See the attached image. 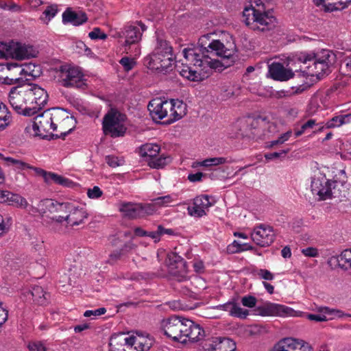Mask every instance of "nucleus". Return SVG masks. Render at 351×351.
<instances>
[{"label": "nucleus", "instance_id": "34", "mask_svg": "<svg viewBox=\"0 0 351 351\" xmlns=\"http://www.w3.org/2000/svg\"><path fill=\"white\" fill-rule=\"evenodd\" d=\"M129 340L125 333L114 334L109 341L110 351H123Z\"/></svg>", "mask_w": 351, "mask_h": 351}, {"label": "nucleus", "instance_id": "22", "mask_svg": "<svg viewBox=\"0 0 351 351\" xmlns=\"http://www.w3.org/2000/svg\"><path fill=\"white\" fill-rule=\"evenodd\" d=\"M203 348L206 351H235L237 346L231 339L213 337L205 340Z\"/></svg>", "mask_w": 351, "mask_h": 351}, {"label": "nucleus", "instance_id": "12", "mask_svg": "<svg viewBox=\"0 0 351 351\" xmlns=\"http://www.w3.org/2000/svg\"><path fill=\"white\" fill-rule=\"evenodd\" d=\"M8 99L10 106L18 114L32 116L31 111L28 110L25 85L12 87L10 91Z\"/></svg>", "mask_w": 351, "mask_h": 351}, {"label": "nucleus", "instance_id": "51", "mask_svg": "<svg viewBox=\"0 0 351 351\" xmlns=\"http://www.w3.org/2000/svg\"><path fill=\"white\" fill-rule=\"evenodd\" d=\"M88 36L92 40H105L107 38V35L99 27H95L93 30L88 34Z\"/></svg>", "mask_w": 351, "mask_h": 351}, {"label": "nucleus", "instance_id": "42", "mask_svg": "<svg viewBox=\"0 0 351 351\" xmlns=\"http://www.w3.org/2000/svg\"><path fill=\"white\" fill-rule=\"evenodd\" d=\"M171 162V158L169 156H164L163 155L159 157H153L148 160V165L150 167L154 169L163 168L169 162Z\"/></svg>", "mask_w": 351, "mask_h": 351}, {"label": "nucleus", "instance_id": "36", "mask_svg": "<svg viewBox=\"0 0 351 351\" xmlns=\"http://www.w3.org/2000/svg\"><path fill=\"white\" fill-rule=\"evenodd\" d=\"M12 122L11 112L7 106L0 101V132L5 130Z\"/></svg>", "mask_w": 351, "mask_h": 351}, {"label": "nucleus", "instance_id": "27", "mask_svg": "<svg viewBox=\"0 0 351 351\" xmlns=\"http://www.w3.org/2000/svg\"><path fill=\"white\" fill-rule=\"evenodd\" d=\"M69 214L66 215V225L69 226H78L84 222L88 217V213L84 208L75 206L71 203Z\"/></svg>", "mask_w": 351, "mask_h": 351}, {"label": "nucleus", "instance_id": "13", "mask_svg": "<svg viewBox=\"0 0 351 351\" xmlns=\"http://www.w3.org/2000/svg\"><path fill=\"white\" fill-rule=\"evenodd\" d=\"M166 264L169 273L178 282L187 280L188 268L186 262L177 253L170 252L167 254Z\"/></svg>", "mask_w": 351, "mask_h": 351}, {"label": "nucleus", "instance_id": "38", "mask_svg": "<svg viewBox=\"0 0 351 351\" xmlns=\"http://www.w3.org/2000/svg\"><path fill=\"white\" fill-rule=\"evenodd\" d=\"M129 341H132L133 345L137 351H148L152 346V341L149 339L143 337H129Z\"/></svg>", "mask_w": 351, "mask_h": 351}, {"label": "nucleus", "instance_id": "5", "mask_svg": "<svg viewBox=\"0 0 351 351\" xmlns=\"http://www.w3.org/2000/svg\"><path fill=\"white\" fill-rule=\"evenodd\" d=\"M71 203H60L52 199H44L40 200L36 206H31L29 211L33 214H39L47 223L53 221L66 223V215L71 212Z\"/></svg>", "mask_w": 351, "mask_h": 351}, {"label": "nucleus", "instance_id": "62", "mask_svg": "<svg viewBox=\"0 0 351 351\" xmlns=\"http://www.w3.org/2000/svg\"><path fill=\"white\" fill-rule=\"evenodd\" d=\"M160 237L164 234L168 235H174L175 232L173 229L171 228H165L162 225H158L157 226Z\"/></svg>", "mask_w": 351, "mask_h": 351}, {"label": "nucleus", "instance_id": "25", "mask_svg": "<svg viewBox=\"0 0 351 351\" xmlns=\"http://www.w3.org/2000/svg\"><path fill=\"white\" fill-rule=\"evenodd\" d=\"M269 76L278 81H286L293 77L294 73L290 69H285L280 62H273L268 66Z\"/></svg>", "mask_w": 351, "mask_h": 351}, {"label": "nucleus", "instance_id": "8", "mask_svg": "<svg viewBox=\"0 0 351 351\" xmlns=\"http://www.w3.org/2000/svg\"><path fill=\"white\" fill-rule=\"evenodd\" d=\"M53 70L55 78L64 87L84 88L86 86L84 75L78 67L69 64H62Z\"/></svg>", "mask_w": 351, "mask_h": 351}, {"label": "nucleus", "instance_id": "19", "mask_svg": "<svg viewBox=\"0 0 351 351\" xmlns=\"http://www.w3.org/2000/svg\"><path fill=\"white\" fill-rule=\"evenodd\" d=\"M332 182V180L327 179L323 173L318 172L315 174L311 185L313 194L318 195L319 200L328 199Z\"/></svg>", "mask_w": 351, "mask_h": 351}, {"label": "nucleus", "instance_id": "45", "mask_svg": "<svg viewBox=\"0 0 351 351\" xmlns=\"http://www.w3.org/2000/svg\"><path fill=\"white\" fill-rule=\"evenodd\" d=\"M248 315V310L242 308L238 303L234 301L230 316L243 319H245Z\"/></svg>", "mask_w": 351, "mask_h": 351}, {"label": "nucleus", "instance_id": "63", "mask_svg": "<svg viewBox=\"0 0 351 351\" xmlns=\"http://www.w3.org/2000/svg\"><path fill=\"white\" fill-rule=\"evenodd\" d=\"M204 176V173L202 172L191 173L188 176V180L192 182H199L202 180V178Z\"/></svg>", "mask_w": 351, "mask_h": 351}, {"label": "nucleus", "instance_id": "48", "mask_svg": "<svg viewBox=\"0 0 351 351\" xmlns=\"http://www.w3.org/2000/svg\"><path fill=\"white\" fill-rule=\"evenodd\" d=\"M342 121L341 115H337L325 122V127L330 129L339 128L343 125Z\"/></svg>", "mask_w": 351, "mask_h": 351}, {"label": "nucleus", "instance_id": "31", "mask_svg": "<svg viewBox=\"0 0 351 351\" xmlns=\"http://www.w3.org/2000/svg\"><path fill=\"white\" fill-rule=\"evenodd\" d=\"M205 337L204 330L199 325L189 319L185 335V343L188 341L197 342Z\"/></svg>", "mask_w": 351, "mask_h": 351}, {"label": "nucleus", "instance_id": "18", "mask_svg": "<svg viewBox=\"0 0 351 351\" xmlns=\"http://www.w3.org/2000/svg\"><path fill=\"white\" fill-rule=\"evenodd\" d=\"M119 210L125 217L130 219L144 217L154 213L153 206L147 204L123 203Z\"/></svg>", "mask_w": 351, "mask_h": 351}, {"label": "nucleus", "instance_id": "7", "mask_svg": "<svg viewBox=\"0 0 351 351\" xmlns=\"http://www.w3.org/2000/svg\"><path fill=\"white\" fill-rule=\"evenodd\" d=\"M243 21L250 29L263 32L269 31L276 25L275 17L252 6L246 7L243 11Z\"/></svg>", "mask_w": 351, "mask_h": 351}, {"label": "nucleus", "instance_id": "14", "mask_svg": "<svg viewBox=\"0 0 351 351\" xmlns=\"http://www.w3.org/2000/svg\"><path fill=\"white\" fill-rule=\"evenodd\" d=\"M50 110L47 109L34 118L33 130L36 134L43 138H58V135L53 134V128L52 125Z\"/></svg>", "mask_w": 351, "mask_h": 351}, {"label": "nucleus", "instance_id": "29", "mask_svg": "<svg viewBox=\"0 0 351 351\" xmlns=\"http://www.w3.org/2000/svg\"><path fill=\"white\" fill-rule=\"evenodd\" d=\"M0 202L8 203L9 205L24 209L27 208L29 205L25 198L8 191H0Z\"/></svg>", "mask_w": 351, "mask_h": 351}, {"label": "nucleus", "instance_id": "54", "mask_svg": "<svg viewBox=\"0 0 351 351\" xmlns=\"http://www.w3.org/2000/svg\"><path fill=\"white\" fill-rule=\"evenodd\" d=\"M29 351H47V348L41 341H32L28 344Z\"/></svg>", "mask_w": 351, "mask_h": 351}, {"label": "nucleus", "instance_id": "24", "mask_svg": "<svg viewBox=\"0 0 351 351\" xmlns=\"http://www.w3.org/2000/svg\"><path fill=\"white\" fill-rule=\"evenodd\" d=\"M38 51L32 45L12 41L10 58L16 60H24L34 58Z\"/></svg>", "mask_w": 351, "mask_h": 351}, {"label": "nucleus", "instance_id": "21", "mask_svg": "<svg viewBox=\"0 0 351 351\" xmlns=\"http://www.w3.org/2000/svg\"><path fill=\"white\" fill-rule=\"evenodd\" d=\"M251 239L256 245L261 247L269 246L275 239L273 228L261 224L254 228L251 234Z\"/></svg>", "mask_w": 351, "mask_h": 351}, {"label": "nucleus", "instance_id": "49", "mask_svg": "<svg viewBox=\"0 0 351 351\" xmlns=\"http://www.w3.org/2000/svg\"><path fill=\"white\" fill-rule=\"evenodd\" d=\"M316 125V121L314 119H309L306 123H304L302 126L301 128L298 130H296L295 132V135L296 137L300 136L302 135L307 129L309 128H313L314 126Z\"/></svg>", "mask_w": 351, "mask_h": 351}, {"label": "nucleus", "instance_id": "33", "mask_svg": "<svg viewBox=\"0 0 351 351\" xmlns=\"http://www.w3.org/2000/svg\"><path fill=\"white\" fill-rule=\"evenodd\" d=\"M317 5H323L326 11L340 10L351 3V0H313Z\"/></svg>", "mask_w": 351, "mask_h": 351}, {"label": "nucleus", "instance_id": "4", "mask_svg": "<svg viewBox=\"0 0 351 351\" xmlns=\"http://www.w3.org/2000/svg\"><path fill=\"white\" fill-rule=\"evenodd\" d=\"M175 60L169 43L158 38L154 50L144 58V64L151 70L167 73L173 70Z\"/></svg>", "mask_w": 351, "mask_h": 351}, {"label": "nucleus", "instance_id": "55", "mask_svg": "<svg viewBox=\"0 0 351 351\" xmlns=\"http://www.w3.org/2000/svg\"><path fill=\"white\" fill-rule=\"evenodd\" d=\"M256 274L260 278L266 280H272L274 278V274L271 271L265 269H260L257 270Z\"/></svg>", "mask_w": 351, "mask_h": 351}, {"label": "nucleus", "instance_id": "15", "mask_svg": "<svg viewBox=\"0 0 351 351\" xmlns=\"http://www.w3.org/2000/svg\"><path fill=\"white\" fill-rule=\"evenodd\" d=\"M49 110L53 130L56 131L59 128L61 130L60 134L63 136L70 133L73 130V128H69L73 123V117L61 108H52Z\"/></svg>", "mask_w": 351, "mask_h": 351}, {"label": "nucleus", "instance_id": "1", "mask_svg": "<svg viewBox=\"0 0 351 351\" xmlns=\"http://www.w3.org/2000/svg\"><path fill=\"white\" fill-rule=\"evenodd\" d=\"M210 36L199 38L197 45L182 51L186 64L176 65L181 76L190 81L199 82L207 77L213 69L222 71L230 66L235 60V47L224 45L219 40H210Z\"/></svg>", "mask_w": 351, "mask_h": 351}, {"label": "nucleus", "instance_id": "9", "mask_svg": "<svg viewBox=\"0 0 351 351\" xmlns=\"http://www.w3.org/2000/svg\"><path fill=\"white\" fill-rule=\"evenodd\" d=\"M189 321V319L171 317L162 321L160 328L164 334L172 339L173 341L185 343V335Z\"/></svg>", "mask_w": 351, "mask_h": 351}, {"label": "nucleus", "instance_id": "60", "mask_svg": "<svg viewBox=\"0 0 351 351\" xmlns=\"http://www.w3.org/2000/svg\"><path fill=\"white\" fill-rule=\"evenodd\" d=\"M124 254L121 250H116L110 254V258L107 262L110 264H114L117 260H119L121 257Z\"/></svg>", "mask_w": 351, "mask_h": 351}, {"label": "nucleus", "instance_id": "17", "mask_svg": "<svg viewBox=\"0 0 351 351\" xmlns=\"http://www.w3.org/2000/svg\"><path fill=\"white\" fill-rule=\"evenodd\" d=\"M256 314L261 316H294L295 311L293 308L285 305L266 302L262 306L256 307Z\"/></svg>", "mask_w": 351, "mask_h": 351}, {"label": "nucleus", "instance_id": "39", "mask_svg": "<svg viewBox=\"0 0 351 351\" xmlns=\"http://www.w3.org/2000/svg\"><path fill=\"white\" fill-rule=\"evenodd\" d=\"M152 203L147 204L153 206L154 213L160 207L169 206L173 202V198L171 195L156 197L152 200Z\"/></svg>", "mask_w": 351, "mask_h": 351}, {"label": "nucleus", "instance_id": "58", "mask_svg": "<svg viewBox=\"0 0 351 351\" xmlns=\"http://www.w3.org/2000/svg\"><path fill=\"white\" fill-rule=\"evenodd\" d=\"M106 312V309L104 307L99 308L95 310H88L86 311L84 313V316L86 317H89L91 316H99L104 314Z\"/></svg>", "mask_w": 351, "mask_h": 351}, {"label": "nucleus", "instance_id": "16", "mask_svg": "<svg viewBox=\"0 0 351 351\" xmlns=\"http://www.w3.org/2000/svg\"><path fill=\"white\" fill-rule=\"evenodd\" d=\"M146 29L147 27L142 21H136L134 24L126 25L122 31L123 36L125 38V50L128 51L132 45L138 43L143 32Z\"/></svg>", "mask_w": 351, "mask_h": 351}, {"label": "nucleus", "instance_id": "6", "mask_svg": "<svg viewBox=\"0 0 351 351\" xmlns=\"http://www.w3.org/2000/svg\"><path fill=\"white\" fill-rule=\"evenodd\" d=\"M238 125V134L248 138H259L264 134L266 128L269 132H273L272 128H275L274 123H271L268 117L263 114L248 116L240 120Z\"/></svg>", "mask_w": 351, "mask_h": 351}, {"label": "nucleus", "instance_id": "23", "mask_svg": "<svg viewBox=\"0 0 351 351\" xmlns=\"http://www.w3.org/2000/svg\"><path fill=\"white\" fill-rule=\"evenodd\" d=\"M211 206L210 197L208 195H202L193 199V206H188L187 211L189 215L199 218L206 215Z\"/></svg>", "mask_w": 351, "mask_h": 351}, {"label": "nucleus", "instance_id": "3", "mask_svg": "<svg viewBox=\"0 0 351 351\" xmlns=\"http://www.w3.org/2000/svg\"><path fill=\"white\" fill-rule=\"evenodd\" d=\"M147 108L154 121L157 122L167 117V124L180 119L185 114V105L182 101L174 99L162 101L158 98L154 99L149 101Z\"/></svg>", "mask_w": 351, "mask_h": 351}, {"label": "nucleus", "instance_id": "37", "mask_svg": "<svg viewBox=\"0 0 351 351\" xmlns=\"http://www.w3.org/2000/svg\"><path fill=\"white\" fill-rule=\"evenodd\" d=\"M160 151V147L154 143H145L139 147V153L142 157H156Z\"/></svg>", "mask_w": 351, "mask_h": 351}, {"label": "nucleus", "instance_id": "52", "mask_svg": "<svg viewBox=\"0 0 351 351\" xmlns=\"http://www.w3.org/2000/svg\"><path fill=\"white\" fill-rule=\"evenodd\" d=\"M119 63L123 66L126 71H129L134 68L136 62L132 58L123 57L120 60Z\"/></svg>", "mask_w": 351, "mask_h": 351}, {"label": "nucleus", "instance_id": "57", "mask_svg": "<svg viewBox=\"0 0 351 351\" xmlns=\"http://www.w3.org/2000/svg\"><path fill=\"white\" fill-rule=\"evenodd\" d=\"M102 191L98 186H94L93 189H89L87 191V195L89 198L97 199L102 195Z\"/></svg>", "mask_w": 351, "mask_h": 351}, {"label": "nucleus", "instance_id": "41", "mask_svg": "<svg viewBox=\"0 0 351 351\" xmlns=\"http://www.w3.org/2000/svg\"><path fill=\"white\" fill-rule=\"evenodd\" d=\"M254 247L248 243H240L237 241H234L231 245H229L227 247V250L229 253L234 254L239 253L246 250H254Z\"/></svg>", "mask_w": 351, "mask_h": 351}, {"label": "nucleus", "instance_id": "56", "mask_svg": "<svg viewBox=\"0 0 351 351\" xmlns=\"http://www.w3.org/2000/svg\"><path fill=\"white\" fill-rule=\"evenodd\" d=\"M289 152V149L281 150L280 152H275L272 153H268L265 155V158L267 160H274L281 157H285V155Z\"/></svg>", "mask_w": 351, "mask_h": 351}, {"label": "nucleus", "instance_id": "30", "mask_svg": "<svg viewBox=\"0 0 351 351\" xmlns=\"http://www.w3.org/2000/svg\"><path fill=\"white\" fill-rule=\"evenodd\" d=\"M349 191L346 183L332 180L330 190H329L328 199L336 198L340 202L346 201Z\"/></svg>", "mask_w": 351, "mask_h": 351}, {"label": "nucleus", "instance_id": "10", "mask_svg": "<svg viewBox=\"0 0 351 351\" xmlns=\"http://www.w3.org/2000/svg\"><path fill=\"white\" fill-rule=\"evenodd\" d=\"M125 116L118 110L111 109L104 117L102 129L106 135L112 138L124 136L127 128L123 124Z\"/></svg>", "mask_w": 351, "mask_h": 351}, {"label": "nucleus", "instance_id": "47", "mask_svg": "<svg viewBox=\"0 0 351 351\" xmlns=\"http://www.w3.org/2000/svg\"><path fill=\"white\" fill-rule=\"evenodd\" d=\"M12 41L9 43L0 42V59L10 58Z\"/></svg>", "mask_w": 351, "mask_h": 351}, {"label": "nucleus", "instance_id": "35", "mask_svg": "<svg viewBox=\"0 0 351 351\" xmlns=\"http://www.w3.org/2000/svg\"><path fill=\"white\" fill-rule=\"evenodd\" d=\"M49 294L44 291L40 286H34L27 293V296H31L33 301L39 305H45L47 303Z\"/></svg>", "mask_w": 351, "mask_h": 351}, {"label": "nucleus", "instance_id": "61", "mask_svg": "<svg viewBox=\"0 0 351 351\" xmlns=\"http://www.w3.org/2000/svg\"><path fill=\"white\" fill-rule=\"evenodd\" d=\"M233 303H234V301H229L223 304L218 305L217 306V308L219 309V310L227 311V312H228L229 315H230L232 311Z\"/></svg>", "mask_w": 351, "mask_h": 351}, {"label": "nucleus", "instance_id": "11", "mask_svg": "<svg viewBox=\"0 0 351 351\" xmlns=\"http://www.w3.org/2000/svg\"><path fill=\"white\" fill-rule=\"evenodd\" d=\"M25 88L28 99V110L31 111L32 116L47 104L49 96L47 90L38 84H27Z\"/></svg>", "mask_w": 351, "mask_h": 351}, {"label": "nucleus", "instance_id": "46", "mask_svg": "<svg viewBox=\"0 0 351 351\" xmlns=\"http://www.w3.org/2000/svg\"><path fill=\"white\" fill-rule=\"evenodd\" d=\"M58 12V7L56 5H51L47 7L43 11V16L40 17V19L46 23H48L52 18H53Z\"/></svg>", "mask_w": 351, "mask_h": 351}, {"label": "nucleus", "instance_id": "50", "mask_svg": "<svg viewBox=\"0 0 351 351\" xmlns=\"http://www.w3.org/2000/svg\"><path fill=\"white\" fill-rule=\"evenodd\" d=\"M21 81H23L22 77L17 76H9L6 75L0 79V82L4 84L12 85L15 84H19Z\"/></svg>", "mask_w": 351, "mask_h": 351}, {"label": "nucleus", "instance_id": "44", "mask_svg": "<svg viewBox=\"0 0 351 351\" xmlns=\"http://www.w3.org/2000/svg\"><path fill=\"white\" fill-rule=\"evenodd\" d=\"M232 160L224 157L210 158L204 160L200 165L204 167L216 166L227 162H231Z\"/></svg>", "mask_w": 351, "mask_h": 351}, {"label": "nucleus", "instance_id": "2", "mask_svg": "<svg viewBox=\"0 0 351 351\" xmlns=\"http://www.w3.org/2000/svg\"><path fill=\"white\" fill-rule=\"evenodd\" d=\"M298 59L302 63L300 71L304 76L321 79L332 72L337 57L332 51L322 49L317 53H302Z\"/></svg>", "mask_w": 351, "mask_h": 351}, {"label": "nucleus", "instance_id": "28", "mask_svg": "<svg viewBox=\"0 0 351 351\" xmlns=\"http://www.w3.org/2000/svg\"><path fill=\"white\" fill-rule=\"evenodd\" d=\"M319 314H308L307 319L315 322H324L328 319H332L335 317H341L343 313L341 311L334 308H330L326 306H321L318 308Z\"/></svg>", "mask_w": 351, "mask_h": 351}, {"label": "nucleus", "instance_id": "20", "mask_svg": "<svg viewBox=\"0 0 351 351\" xmlns=\"http://www.w3.org/2000/svg\"><path fill=\"white\" fill-rule=\"evenodd\" d=\"M271 351H313L312 346L302 339L284 338L276 343Z\"/></svg>", "mask_w": 351, "mask_h": 351}, {"label": "nucleus", "instance_id": "59", "mask_svg": "<svg viewBox=\"0 0 351 351\" xmlns=\"http://www.w3.org/2000/svg\"><path fill=\"white\" fill-rule=\"evenodd\" d=\"M301 252L302 254L308 257H317L319 255L317 249L313 247L302 249Z\"/></svg>", "mask_w": 351, "mask_h": 351}, {"label": "nucleus", "instance_id": "40", "mask_svg": "<svg viewBox=\"0 0 351 351\" xmlns=\"http://www.w3.org/2000/svg\"><path fill=\"white\" fill-rule=\"evenodd\" d=\"M339 267L348 269L351 268V249L345 250L337 257Z\"/></svg>", "mask_w": 351, "mask_h": 351}, {"label": "nucleus", "instance_id": "43", "mask_svg": "<svg viewBox=\"0 0 351 351\" xmlns=\"http://www.w3.org/2000/svg\"><path fill=\"white\" fill-rule=\"evenodd\" d=\"M52 181L53 182L67 187H71L73 186V182L68 178H66L62 176L58 175L54 173H49L48 176V180L46 182H50Z\"/></svg>", "mask_w": 351, "mask_h": 351}, {"label": "nucleus", "instance_id": "64", "mask_svg": "<svg viewBox=\"0 0 351 351\" xmlns=\"http://www.w3.org/2000/svg\"><path fill=\"white\" fill-rule=\"evenodd\" d=\"M136 247V245L133 243L132 241H129L124 244V245L120 249L121 252L123 253V254H125L126 253L132 251V250L135 249Z\"/></svg>", "mask_w": 351, "mask_h": 351}, {"label": "nucleus", "instance_id": "32", "mask_svg": "<svg viewBox=\"0 0 351 351\" xmlns=\"http://www.w3.org/2000/svg\"><path fill=\"white\" fill-rule=\"evenodd\" d=\"M88 18L86 14L82 12H74L71 8H67L62 14V22L71 23L73 25H80L86 22Z\"/></svg>", "mask_w": 351, "mask_h": 351}, {"label": "nucleus", "instance_id": "26", "mask_svg": "<svg viewBox=\"0 0 351 351\" xmlns=\"http://www.w3.org/2000/svg\"><path fill=\"white\" fill-rule=\"evenodd\" d=\"M6 66L12 71L14 70L18 74H25V75L31 76L33 78H36L42 74V70L38 64L32 63L27 64L23 67L16 63H8Z\"/></svg>", "mask_w": 351, "mask_h": 351}, {"label": "nucleus", "instance_id": "53", "mask_svg": "<svg viewBox=\"0 0 351 351\" xmlns=\"http://www.w3.org/2000/svg\"><path fill=\"white\" fill-rule=\"evenodd\" d=\"M256 302V298L253 295H245L241 298L242 304L248 308L255 307Z\"/></svg>", "mask_w": 351, "mask_h": 351}]
</instances>
